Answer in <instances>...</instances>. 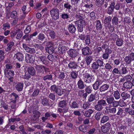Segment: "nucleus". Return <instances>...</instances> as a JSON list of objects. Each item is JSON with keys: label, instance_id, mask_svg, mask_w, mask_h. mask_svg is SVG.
I'll return each instance as SVG.
<instances>
[{"label": "nucleus", "instance_id": "4d7b16f0", "mask_svg": "<svg viewBox=\"0 0 134 134\" xmlns=\"http://www.w3.org/2000/svg\"><path fill=\"white\" fill-rule=\"evenodd\" d=\"M90 104L89 102H85L83 104L82 108L85 110L88 108L90 106Z\"/></svg>", "mask_w": 134, "mask_h": 134}, {"label": "nucleus", "instance_id": "2eb2a0df", "mask_svg": "<svg viewBox=\"0 0 134 134\" xmlns=\"http://www.w3.org/2000/svg\"><path fill=\"white\" fill-rule=\"evenodd\" d=\"M118 106H112L113 107L112 108H110L108 109L109 108H110V107H111V106H109V108H108V107H105V109L107 110H108L109 112L113 114H115L116 113V111L117 110L116 109V107Z\"/></svg>", "mask_w": 134, "mask_h": 134}, {"label": "nucleus", "instance_id": "a19ab883", "mask_svg": "<svg viewBox=\"0 0 134 134\" xmlns=\"http://www.w3.org/2000/svg\"><path fill=\"white\" fill-rule=\"evenodd\" d=\"M70 76L72 79H76L78 76L77 72L72 71L70 73Z\"/></svg>", "mask_w": 134, "mask_h": 134}, {"label": "nucleus", "instance_id": "473e14b6", "mask_svg": "<svg viewBox=\"0 0 134 134\" xmlns=\"http://www.w3.org/2000/svg\"><path fill=\"white\" fill-rule=\"evenodd\" d=\"M86 62L87 65H90L93 60L92 56H87L85 58Z\"/></svg>", "mask_w": 134, "mask_h": 134}, {"label": "nucleus", "instance_id": "c85d7f7f", "mask_svg": "<svg viewBox=\"0 0 134 134\" xmlns=\"http://www.w3.org/2000/svg\"><path fill=\"white\" fill-rule=\"evenodd\" d=\"M123 85L126 88L129 89L131 88L133 85L134 86L132 83L129 81L125 82L124 83Z\"/></svg>", "mask_w": 134, "mask_h": 134}, {"label": "nucleus", "instance_id": "9d476101", "mask_svg": "<svg viewBox=\"0 0 134 134\" xmlns=\"http://www.w3.org/2000/svg\"><path fill=\"white\" fill-rule=\"evenodd\" d=\"M14 58L19 61H23L24 59L23 54L20 52H18L14 55Z\"/></svg>", "mask_w": 134, "mask_h": 134}, {"label": "nucleus", "instance_id": "3c124183", "mask_svg": "<svg viewBox=\"0 0 134 134\" xmlns=\"http://www.w3.org/2000/svg\"><path fill=\"white\" fill-rule=\"evenodd\" d=\"M120 74H125L128 72V71L127 68L126 67H122L121 70L120 71Z\"/></svg>", "mask_w": 134, "mask_h": 134}, {"label": "nucleus", "instance_id": "e433bc0d", "mask_svg": "<svg viewBox=\"0 0 134 134\" xmlns=\"http://www.w3.org/2000/svg\"><path fill=\"white\" fill-rule=\"evenodd\" d=\"M109 119L108 116L107 115L104 116L101 118L100 122L101 123L104 124L107 122Z\"/></svg>", "mask_w": 134, "mask_h": 134}, {"label": "nucleus", "instance_id": "0eeeda50", "mask_svg": "<svg viewBox=\"0 0 134 134\" xmlns=\"http://www.w3.org/2000/svg\"><path fill=\"white\" fill-rule=\"evenodd\" d=\"M69 56L72 58V60L76 59L78 52L75 49H70L67 52Z\"/></svg>", "mask_w": 134, "mask_h": 134}, {"label": "nucleus", "instance_id": "1a4fd4ad", "mask_svg": "<svg viewBox=\"0 0 134 134\" xmlns=\"http://www.w3.org/2000/svg\"><path fill=\"white\" fill-rule=\"evenodd\" d=\"M112 50L110 48L105 49V53L102 54V58L105 60L108 59L109 55L112 53Z\"/></svg>", "mask_w": 134, "mask_h": 134}, {"label": "nucleus", "instance_id": "680f3d73", "mask_svg": "<svg viewBox=\"0 0 134 134\" xmlns=\"http://www.w3.org/2000/svg\"><path fill=\"white\" fill-rule=\"evenodd\" d=\"M133 58L131 59V58L129 57H126L125 58V61L127 64H129L131 61H133Z\"/></svg>", "mask_w": 134, "mask_h": 134}, {"label": "nucleus", "instance_id": "5701e85b", "mask_svg": "<svg viewBox=\"0 0 134 134\" xmlns=\"http://www.w3.org/2000/svg\"><path fill=\"white\" fill-rule=\"evenodd\" d=\"M68 29L69 32L72 34L75 33L76 31L75 26L72 24L69 25Z\"/></svg>", "mask_w": 134, "mask_h": 134}, {"label": "nucleus", "instance_id": "13d9d810", "mask_svg": "<svg viewBox=\"0 0 134 134\" xmlns=\"http://www.w3.org/2000/svg\"><path fill=\"white\" fill-rule=\"evenodd\" d=\"M104 0H96V4L98 7H100L103 3Z\"/></svg>", "mask_w": 134, "mask_h": 134}, {"label": "nucleus", "instance_id": "09e8293b", "mask_svg": "<svg viewBox=\"0 0 134 134\" xmlns=\"http://www.w3.org/2000/svg\"><path fill=\"white\" fill-rule=\"evenodd\" d=\"M95 96L93 94H91L88 97V102H91L95 99Z\"/></svg>", "mask_w": 134, "mask_h": 134}, {"label": "nucleus", "instance_id": "6e6552de", "mask_svg": "<svg viewBox=\"0 0 134 134\" xmlns=\"http://www.w3.org/2000/svg\"><path fill=\"white\" fill-rule=\"evenodd\" d=\"M23 47L26 52L31 54H34L36 52L35 49V48L29 47L26 44H23Z\"/></svg>", "mask_w": 134, "mask_h": 134}, {"label": "nucleus", "instance_id": "bf43d9fd", "mask_svg": "<svg viewBox=\"0 0 134 134\" xmlns=\"http://www.w3.org/2000/svg\"><path fill=\"white\" fill-rule=\"evenodd\" d=\"M3 29L5 30L7 29H9L10 27V25L8 23H7L3 24Z\"/></svg>", "mask_w": 134, "mask_h": 134}, {"label": "nucleus", "instance_id": "37998d69", "mask_svg": "<svg viewBox=\"0 0 134 134\" xmlns=\"http://www.w3.org/2000/svg\"><path fill=\"white\" fill-rule=\"evenodd\" d=\"M102 115L101 113L100 112H98L95 114L94 115V118L96 120L98 121L100 120L101 118Z\"/></svg>", "mask_w": 134, "mask_h": 134}, {"label": "nucleus", "instance_id": "4468645a", "mask_svg": "<svg viewBox=\"0 0 134 134\" xmlns=\"http://www.w3.org/2000/svg\"><path fill=\"white\" fill-rule=\"evenodd\" d=\"M82 53L84 55H90L92 53L90 48L87 46L84 47L82 49Z\"/></svg>", "mask_w": 134, "mask_h": 134}, {"label": "nucleus", "instance_id": "f03ea898", "mask_svg": "<svg viewBox=\"0 0 134 134\" xmlns=\"http://www.w3.org/2000/svg\"><path fill=\"white\" fill-rule=\"evenodd\" d=\"M82 79L85 82L89 83L93 82L94 80V77L88 73H85L82 75Z\"/></svg>", "mask_w": 134, "mask_h": 134}, {"label": "nucleus", "instance_id": "6ab92c4d", "mask_svg": "<svg viewBox=\"0 0 134 134\" xmlns=\"http://www.w3.org/2000/svg\"><path fill=\"white\" fill-rule=\"evenodd\" d=\"M35 68L38 73H41L43 71V68L44 66L41 65H35Z\"/></svg>", "mask_w": 134, "mask_h": 134}, {"label": "nucleus", "instance_id": "de8ad7c7", "mask_svg": "<svg viewBox=\"0 0 134 134\" xmlns=\"http://www.w3.org/2000/svg\"><path fill=\"white\" fill-rule=\"evenodd\" d=\"M114 96L115 99L116 100H118L120 98V94L118 91L114 92Z\"/></svg>", "mask_w": 134, "mask_h": 134}, {"label": "nucleus", "instance_id": "58836bf2", "mask_svg": "<svg viewBox=\"0 0 134 134\" xmlns=\"http://www.w3.org/2000/svg\"><path fill=\"white\" fill-rule=\"evenodd\" d=\"M14 75V71L13 70H10L9 71V72L7 73L5 76L6 77L9 78L13 77Z\"/></svg>", "mask_w": 134, "mask_h": 134}, {"label": "nucleus", "instance_id": "cd10ccee", "mask_svg": "<svg viewBox=\"0 0 134 134\" xmlns=\"http://www.w3.org/2000/svg\"><path fill=\"white\" fill-rule=\"evenodd\" d=\"M70 107L72 109L78 108L79 107V104L77 102L73 101L70 104Z\"/></svg>", "mask_w": 134, "mask_h": 134}, {"label": "nucleus", "instance_id": "052dcab7", "mask_svg": "<svg viewBox=\"0 0 134 134\" xmlns=\"http://www.w3.org/2000/svg\"><path fill=\"white\" fill-rule=\"evenodd\" d=\"M52 75H50L45 76L43 78L44 80L46 81L47 80H52Z\"/></svg>", "mask_w": 134, "mask_h": 134}, {"label": "nucleus", "instance_id": "393cba45", "mask_svg": "<svg viewBox=\"0 0 134 134\" xmlns=\"http://www.w3.org/2000/svg\"><path fill=\"white\" fill-rule=\"evenodd\" d=\"M109 87V86L107 84H105L101 86L99 88L100 92H104L107 90Z\"/></svg>", "mask_w": 134, "mask_h": 134}, {"label": "nucleus", "instance_id": "0e129e2a", "mask_svg": "<svg viewBox=\"0 0 134 134\" xmlns=\"http://www.w3.org/2000/svg\"><path fill=\"white\" fill-rule=\"evenodd\" d=\"M96 61L97 62L99 67H101L104 66V62L100 59H98Z\"/></svg>", "mask_w": 134, "mask_h": 134}, {"label": "nucleus", "instance_id": "aec40b11", "mask_svg": "<svg viewBox=\"0 0 134 134\" xmlns=\"http://www.w3.org/2000/svg\"><path fill=\"white\" fill-rule=\"evenodd\" d=\"M83 13H84V12L82 10H79L77 11L76 12V18L78 19H81L83 18Z\"/></svg>", "mask_w": 134, "mask_h": 134}, {"label": "nucleus", "instance_id": "864d4df0", "mask_svg": "<svg viewBox=\"0 0 134 134\" xmlns=\"http://www.w3.org/2000/svg\"><path fill=\"white\" fill-rule=\"evenodd\" d=\"M69 15L67 13H63L61 15V18L64 20L68 19L69 18Z\"/></svg>", "mask_w": 134, "mask_h": 134}, {"label": "nucleus", "instance_id": "dca6fc26", "mask_svg": "<svg viewBox=\"0 0 134 134\" xmlns=\"http://www.w3.org/2000/svg\"><path fill=\"white\" fill-rule=\"evenodd\" d=\"M68 67L70 69H75L78 67V65L76 62L70 61L68 65Z\"/></svg>", "mask_w": 134, "mask_h": 134}, {"label": "nucleus", "instance_id": "7c9ffc66", "mask_svg": "<svg viewBox=\"0 0 134 134\" xmlns=\"http://www.w3.org/2000/svg\"><path fill=\"white\" fill-rule=\"evenodd\" d=\"M111 18V17L110 16L105 17L104 21V26L110 23Z\"/></svg>", "mask_w": 134, "mask_h": 134}, {"label": "nucleus", "instance_id": "a211bd4d", "mask_svg": "<svg viewBox=\"0 0 134 134\" xmlns=\"http://www.w3.org/2000/svg\"><path fill=\"white\" fill-rule=\"evenodd\" d=\"M41 103L44 106H49L50 105L49 99L46 97H44L42 99Z\"/></svg>", "mask_w": 134, "mask_h": 134}, {"label": "nucleus", "instance_id": "f8f14e48", "mask_svg": "<svg viewBox=\"0 0 134 134\" xmlns=\"http://www.w3.org/2000/svg\"><path fill=\"white\" fill-rule=\"evenodd\" d=\"M103 81L99 78H98L97 79L96 81L92 85V87L94 90H97L99 88V85L101 84Z\"/></svg>", "mask_w": 134, "mask_h": 134}, {"label": "nucleus", "instance_id": "69168bd1", "mask_svg": "<svg viewBox=\"0 0 134 134\" xmlns=\"http://www.w3.org/2000/svg\"><path fill=\"white\" fill-rule=\"evenodd\" d=\"M123 41V40L121 39H118L116 42V44L118 46H120L122 45Z\"/></svg>", "mask_w": 134, "mask_h": 134}, {"label": "nucleus", "instance_id": "c756f323", "mask_svg": "<svg viewBox=\"0 0 134 134\" xmlns=\"http://www.w3.org/2000/svg\"><path fill=\"white\" fill-rule=\"evenodd\" d=\"M46 52H48L49 54L53 53L54 51V49L52 46H47L45 48Z\"/></svg>", "mask_w": 134, "mask_h": 134}, {"label": "nucleus", "instance_id": "ea45409f", "mask_svg": "<svg viewBox=\"0 0 134 134\" xmlns=\"http://www.w3.org/2000/svg\"><path fill=\"white\" fill-rule=\"evenodd\" d=\"M106 28H108L111 32H113L114 30V27L113 25H111V23L105 26Z\"/></svg>", "mask_w": 134, "mask_h": 134}, {"label": "nucleus", "instance_id": "79ce46f5", "mask_svg": "<svg viewBox=\"0 0 134 134\" xmlns=\"http://www.w3.org/2000/svg\"><path fill=\"white\" fill-rule=\"evenodd\" d=\"M65 73L63 72H60L58 73V78L59 80H62L65 77Z\"/></svg>", "mask_w": 134, "mask_h": 134}, {"label": "nucleus", "instance_id": "6e6d98bb", "mask_svg": "<svg viewBox=\"0 0 134 134\" xmlns=\"http://www.w3.org/2000/svg\"><path fill=\"white\" fill-rule=\"evenodd\" d=\"M120 71L119 70L118 68H115L113 69L112 72L115 75H120Z\"/></svg>", "mask_w": 134, "mask_h": 134}, {"label": "nucleus", "instance_id": "a18cd8bd", "mask_svg": "<svg viewBox=\"0 0 134 134\" xmlns=\"http://www.w3.org/2000/svg\"><path fill=\"white\" fill-rule=\"evenodd\" d=\"M94 108L97 111H100L103 109V107H102L97 102L96 105L94 106Z\"/></svg>", "mask_w": 134, "mask_h": 134}, {"label": "nucleus", "instance_id": "412c9836", "mask_svg": "<svg viewBox=\"0 0 134 134\" xmlns=\"http://www.w3.org/2000/svg\"><path fill=\"white\" fill-rule=\"evenodd\" d=\"M77 84L78 88L80 89H83L85 87L84 82L81 79L78 81Z\"/></svg>", "mask_w": 134, "mask_h": 134}, {"label": "nucleus", "instance_id": "423d86ee", "mask_svg": "<svg viewBox=\"0 0 134 134\" xmlns=\"http://www.w3.org/2000/svg\"><path fill=\"white\" fill-rule=\"evenodd\" d=\"M50 90L55 92L59 96L62 95L63 93L62 90L59 88L58 86L55 85H53L51 86Z\"/></svg>", "mask_w": 134, "mask_h": 134}, {"label": "nucleus", "instance_id": "f704fd0d", "mask_svg": "<svg viewBox=\"0 0 134 134\" xmlns=\"http://www.w3.org/2000/svg\"><path fill=\"white\" fill-rule=\"evenodd\" d=\"M93 112V111L92 109H89L85 111L84 114V116L87 117H90Z\"/></svg>", "mask_w": 134, "mask_h": 134}, {"label": "nucleus", "instance_id": "ddd939ff", "mask_svg": "<svg viewBox=\"0 0 134 134\" xmlns=\"http://www.w3.org/2000/svg\"><path fill=\"white\" fill-rule=\"evenodd\" d=\"M111 125L110 123L107 122L101 127V130L102 132L106 133L108 131L110 128Z\"/></svg>", "mask_w": 134, "mask_h": 134}, {"label": "nucleus", "instance_id": "338daca9", "mask_svg": "<svg viewBox=\"0 0 134 134\" xmlns=\"http://www.w3.org/2000/svg\"><path fill=\"white\" fill-rule=\"evenodd\" d=\"M118 18L116 16L114 17L112 20L113 24L114 23L115 25H116L118 24Z\"/></svg>", "mask_w": 134, "mask_h": 134}, {"label": "nucleus", "instance_id": "c9c22d12", "mask_svg": "<svg viewBox=\"0 0 134 134\" xmlns=\"http://www.w3.org/2000/svg\"><path fill=\"white\" fill-rule=\"evenodd\" d=\"M14 42L13 41H11L7 44V47L6 49L7 51H9L12 49V47L14 46Z\"/></svg>", "mask_w": 134, "mask_h": 134}, {"label": "nucleus", "instance_id": "e2e57ef3", "mask_svg": "<svg viewBox=\"0 0 134 134\" xmlns=\"http://www.w3.org/2000/svg\"><path fill=\"white\" fill-rule=\"evenodd\" d=\"M85 91L88 94L91 93L92 90V88L90 86L86 87L85 89Z\"/></svg>", "mask_w": 134, "mask_h": 134}, {"label": "nucleus", "instance_id": "4c0bfd02", "mask_svg": "<svg viewBox=\"0 0 134 134\" xmlns=\"http://www.w3.org/2000/svg\"><path fill=\"white\" fill-rule=\"evenodd\" d=\"M49 36L51 37V38L52 39L55 38L56 36V34L54 31L52 30H51L50 31L48 29L47 31V32H49Z\"/></svg>", "mask_w": 134, "mask_h": 134}, {"label": "nucleus", "instance_id": "20e7f679", "mask_svg": "<svg viewBox=\"0 0 134 134\" xmlns=\"http://www.w3.org/2000/svg\"><path fill=\"white\" fill-rule=\"evenodd\" d=\"M50 14L52 18L56 20L59 18V10L57 8H52L50 12Z\"/></svg>", "mask_w": 134, "mask_h": 134}, {"label": "nucleus", "instance_id": "4be33fe9", "mask_svg": "<svg viewBox=\"0 0 134 134\" xmlns=\"http://www.w3.org/2000/svg\"><path fill=\"white\" fill-rule=\"evenodd\" d=\"M23 87V83L22 82H19L15 86L16 90L18 91H21Z\"/></svg>", "mask_w": 134, "mask_h": 134}, {"label": "nucleus", "instance_id": "9b49d317", "mask_svg": "<svg viewBox=\"0 0 134 134\" xmlns=\"http://www.w3.org/2000/svg\"><path fill=\"white\" fill-rule=\"evenodd\" d=\"M25 60L27 63H33L35 60V57L30 54H27L26 55Z\"/></svg>", "mask_w": 134, "mask_h": 134}, {"label": "nucleus", "instance_id": "f257e3e1", "mask_svg": "<svg viewBox=\"0 0 134 134\" xmlns=\"http://www.w3.org/2000/svg\"><path fill=\"white\" fill-rule=\"evenodd\" d=\"M27 70L24 71L25 74L23 76L24 79L28 80L31 78V76H34L36 74V71L32 66L27 67Z\"/></svg>", "mask_w": 134, "mask_h": 134}, {"label": "nucleus", "instance_id": "49530a36", "mask_svg": "<svg viewBox=\"0 0 134 134\" xmlns=\"http://www.w3.org/2000/svg\"><path fill=\"white\" fill-rule=\"evenodd\" d=\"M45 38V36L42 33H40L38 36V39L40 40L43 41Z\"/></svg>", "mask_w": 134, "mask_h": 134}, {"label": "nucleus", "instance_id": "a878e982", "mask_svg": "<svg viewBox=\"0 0 134 134\" xmlns=\"http://www.w3.org/2000/svg\"><path fill=\"white\" fill-rule=\"evenodd\" d=\"M88 128L87 125H83L80 126L79 129L80 131L85 132L87 131Z\"/></svg>", "mask_w": 134, "mask_h": 134}, {"label": "nucleus", "instance_id": "72a5a7b5", "mask_svg": "<svg viewBox=\"0 0 134 134\" xmlns=\"http://www.w3.org/2000/svg\"><path fill=\"white\" fill-rule=\"evenodd\" d=\"M96 24V28L97 30H101L102 28V25L100 21L99 20H97L95 21Z\"/></svg>", "mask_w": 134, "mask_h": 134}, {"label": "nucleus", "instance_id": "8fccbe9b", "mask_svg": "<svg viewBox=\"0 0 134 134\" xmlns=\"http://www.w3.org/2000/svg\"><path fill=\"white\" fill-rule=\"evenodd\" d=\"M91 68L93 69L97 70L99 68V66L98 64L96 62H93L91 65Z\"/></svg>", "mask_w": 134, "mask_h": 134}, {"label": "nucleus", "instance_id": "c03bdc74", "mask_svg": "<svg viewBox=\"0 0 134 134\" xmlns=\"http://www.w3.org/2000/svg\"><path fill=\"white\" fill-rule=\"evenodd\" d=\"M102 107L104 106L107 105V103L106 101L103 99L99 100L97 102Z\"/></svg>", "mask_w": 134, "mask_h": 134}, {"label": "nucleus", "instance_id": "2f4dec72", "mask_svg": "<svg viewBox=\"0 0 134 134\" xmlns=\"http://www.w3.org/2000/svg\"><path fill=\"white\" fill-rule=\"evenodd\" d=\"M38 60H40L43 64L45 65H47L48 63V61L46 60V58L44 56H41L38 57Z\"/></svg>", "mask_w": 134, "mask_h": 134}, {"label": "nucleus", "instance_id": "774afa93", "mask_svg": "<svg viewBox=\"0 0 134 134\" xmlns=\"http://www.w3.org/2000/svg\"><path fill=\"white\" fill-rule=\"evenodd\" d=\"M19 129L22 134H27L24 129V127L23 125L20 126L19 127Z\"/></svg>", "mask_w": 134, "mask_h": 134}, {"label": "nucleus", "instance_id": "5fc2aeb1", "mask_svg": "<svg viewBox=\"0 0 134 134\" xmlns=\"http://www.w3.org/2000/svg\"><path fill=\"white\" fill-rule=\"evenodd\" d=\"M17 13L15 10L13 11L11 13L10 16L13 19H16L17 18Z\"/></svg>", "mask_w": 134, "mask_h": 134}, {"label": "nucleus", "instance_id": "603ef678", "mask_svg": "<svg viewBox=\"0 0 134 134\" xmlns=\"http://www.w3.org/2000/svg\"><path fill=\"white\" fill-rule=\"evenodd\" d=\"M20 118H11L9 119L8 120L9 123L14 122L15 121H19L20 120Z\"/></svg>", "mask_w": 134, "mask_h": 134}, {"label": "nucleus", "instance_id": "7ed1b4c3", "mask_svg": "<svg viewBox=\"0 0 134 134\" xmlns=\"http://www.w3.org/2000/svg\"><path fill=\"white\" fill-rule=\"evenodd\" d=\"M75 25L77 26V28L79 32H82L83 31V27L85 26L86 23L84 21L80 19L74 21Z\"/></svg>", "mask_w": 134, "mask_h": 134}, {"label": "nucleus", "instance_id": "b1692460", "mask_svg": "<svg viewBox=\"0 0 134 134\" xmlns=\"http://www.w3.org/2000/svg\"><path fill=\"white\" fill-rule=\"evenodd\" d=\"M121 96L122 97V99L124 100L129 98L130 97V94L126 91L122 92L121 94Z\"/></svg>", "mask_w": 134, "mask_h": 134}, {"label": "nucleus", "instance_id": "bb28decb", "mask_svg": "<svg viewBox=\"0 0 134 134\" xmlns=\"http://www.w3.org/2000/svg\"><path fill=\"white\" fill-rule=\"evenodd\" d=\"M67 103L66 100H61L58 103V106L60 107L63 108L67 107Z\"/></svg>", "mask_w": 134, "mask_h": 134}, {"label": "nucleus", "instance_id": "39448f33", "mask_svg": "<svg viewBox=\"0 0 134 134\" xmlns=\"http://www.w3.org/2000/svg\"><path fill=\"white\" fill-rule=\"evenodd\" d=\"M106 100L109 104L111 105L112 104V106L115 107L119 105V102L115 101L114 98L113 96L107 98Z\"/></svg>", "mask_w": 134, "mask_h": 134}, {"label": "nucleus", "instance_id": "f3484780", "mask_svg": "<svg viewBox=\"0 0 134 134\" xmlns=\"http://www.w3.org/2000/svg\"><path fill=\"white\" fill-rule=\"evenodd\" d=\"M131 107H129L126 108L125 109V111L127 113H128L129 114L131 115H134V110L132 109V108L134 109V104H133L131 105Z\"/></svg>", "mask_w": 134, "mask_h": 134}]
</instances>
